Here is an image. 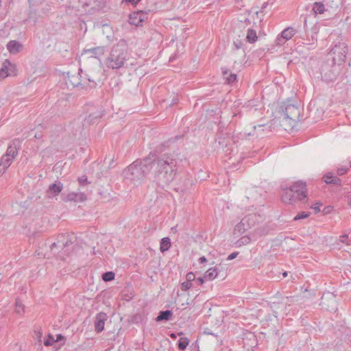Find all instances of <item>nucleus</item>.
Listing matches in <instances>:
<instances>
[{"label":"nucleus","instance_id":"28","mask_svg":"<svg viewBox=\"0 0 351 351\" xmlns=\"http://www.w3.org/2000/svg\"><path fill=\"white\" fill-rule=\"evenodd\" d=\"M320 206L321 204L319 203H315L311 208L315 210V213H317L320 211Z\"/></svg>","mask_w":351,"mask_h":351},{"label":"nucleus","instance_id":"13","mask_svg":"<svg viewBox=\"0 0 351 351\" xmlns=\"http://www.w3.org/2000/svg\"><path fill=\"white\" fill-rule=\"evenodd\" d=\"M324 181L327 184H339L340 180L335 176L331 173H328L323 177Z\"/></svg>","mask_w":351,"mask_h":351},{"label":"nucleus","instance_id":"7","mask_svg":"<svg viewBox=\"0 0 351 351\" xmlns=\"http://www.w3.org/2000/svg\"><path fill=\"white\" fill-rule=\"evenodd\" d=\"M14 312L19 316H23L25 313V306L23 301L16 298L14 302Z\"/></svg>","mask_w":351,"mask_h":351},{"label":"nucleus","instance_id":"32","mask_svg":"<svg viewBox=\"0 0 351 351\" xmlns=\"http://www.w3.org/2000/svg\"><path fill=\"white\" fill-rule=\"evenodd\" d=\"M341 241L343 243H346V239H348V236L347 235H343V236L341 237Z\"/></svg>","mask_w":351,"mask_h":351},{"label":"nucleus","instance_id":"31","mask_svg":"<svg viewBox=\"0 0 351 351\" xmlns=\"http://www.w3.org/2000/svg\"><path fill=\"white\" fill-rule=\"evenodd\" d=\"M237 254H238V253H235V252L232 253V254H230L228 256V260H232V259H234V258H236V257H237Z\"/></svg>","mask_w":351,"mask_h":351},{"label":"nucleus","instance_id":"27","mask_svg":"<svg viewBox=\"0 0 351 351\" xmlns=\"http://www.w3.org/2000/svg\"><path fill=\"white\" fill-rule=\"evenodd\" d=\"M348 172V169L346 167H341L337 169V173L339 176H343Z\"/></svg>","mask_w":351,"mask_h":351},{"label":"nucleus","instance_id":"26","mask_svg":"<svg viewBox=\"0 0 351 351\" xmlns=\"http://www.w3.org/2000/svg\"><path fill=\"white\" fill-rule=\"evenodd\" d=\"M195 280H196V283L197 285L200 286V285H202L206 280V279L204 278V276L203 277H198L197 278H195Z\"/></svg>","mask_w":351,"mask_h":351},{"label":"nucleus","instance_id":"38","mask_svg":"<svg viewBox=\"0 0 351 351\" xmlns=\"http://www.w3.org/2000/svg\"><path fill=\"white\" fill-rule=\"evenodd\" d=\"M141 0H137V1H140Z\"/></svg>","mask_w":351,"mask_h":351},{"label":"nucleus","instance_id":"3","mask_svg":"<svg viewBox=\"0 0 351 351\" xmlns=\"http://www.w3.org/2000/svg\"><path fill=\"white\" fill-rule=\"evenodd\" d=\"M17 73L16 66L8 60H5L0 69V75L3 77L14 76Z\"/></svg>","mask_w":351,"mask_h":351},{"label":"nucleus","instance_id":"6","mask_svg":"<svg viewBox=\"0 0 351 351\" xmlns=\"http://www.w3.org/2000/svg\"><path fill=\"white\" fill-rule=\"evenodd\" d=\"M219 274V269L216 267H210L204 273V278L207 281L215 280Z\"/></svg>","mask_w":351,"mask_h":351},{"label":"nucleus","instance_id":"25","mask_svg":"<svg viewBox=\"0 0 351 351\" xmlns=\"http://www.w3.org/2000/svg\"><path fill=\"white\" fill-rule=\"evenodd\" d=\"M288 191H286V193L285 194L282 195V199L283 200V202H289L291 201V198L289 197V195L288 194Z\"/></svg>","mask_w":351,"mask_h":351},{"label":"nucleus","instance_id":"10","mask_svg":"<svg viewBox=\"0 0 351 351\" xmlns=\"http://www.w3.org/2000/svg\"><path fill=\"white\" fill-rule=\"evenodd\" d=\"M63 337L61 335H57L55 338L53 335H49L47 339L45 341L44 344L46 346H52L55 342L59 341L63 339Z\"/></svg>","mask_w":351,"mask_h":351},{"label":"nucleus","instance_id":"16","mask_svg":"<svg viewBox=\"0 0 351 351\" xmlns=\"http://www.w3.org/2000/svg\"><path fill=\"white\" fill-rule=\"evenodd\" d=\"M172 315V313L170 311H165L160 312V315L156 317L157 322L162 320H169Z\"/></svg>","mask_w":351,"mask_h":351},{"label":"nucleus","instance_id":"2","mask_svg":"<svg viewBox=\"0 0 351 351\" xmlns=\"http://www.w3.org/2000/svg\"><path fill=\"white\" fill-rule=\"evenodd\" d=\"M124 58L120 52L112 51L108 59V65L112 69H119L123 64Z\"/></svg>","mask_w":351,"mask_h":351},{"label":"nucleus","instance_id":"22","mask_svg":"<svg viewBox=\"0 0 351 351\" xmlns=\"http://www.w3.org/2000/svg\"><path fill=\"white\" fill-rule=\"evenodd\" d=\"M191 287H192L191 282H190L187 280H186L185 282H183L181 284V289L182 291H187V290L190 289Z\"/></svg>","mask_w":351,"mask_h":351},{"label":"nucleus","instance_id":"17","mask_svg":"<svg viewBox=\"0 0 351 351\" xmlns=\"http://www.w3.org/2000/svg\"><path fill=\"white\" fill-rule=\"evenodd\" d=\"M313 9L315 14H323L325 11V7L324 4L318 2L314 3Z\"/></svg>","mask_w":351,"mask_h":351},{"label":"nucleus","instance_id":"36","mask_svg":"<svg viewBox=\"0 0 351 351\" xmlns=\"http://www.w3.org/2000/svg\"><path fill=\"white\" fill-rule=\"evenodd\" d=\"M138 14H139V13H134V14H133V16H137Z\"/></svg>","mask_w":351,"mask_h":351},{"label":"nucleus","instance_id":"23","mask_svg":"<svg viewBox=\"0 0 351 351\" xmlns=\"http://www.w3.org/2000/svg\"><path fill=\"white\" fill-rule=\"evenodd\" d=\"M308 216H309V215L308 213H306L304 212H302V213H298L294 217V220H299V219H305V218H307Z\"/></svg>","mask_w":351,"mask_h":351},{"label":"nucleus","instance_id":"29","mask_svg":"<svg viewBox=\"0 0 351 351\" xmlns=\"http://www.w3.org/2000/svg\"><path fill=\"white\" fill-rule=\"evenodd\" d=\"M134 170H137V168L135 165H131L127 169V171L131 172L132 173H134Z\"/></svg>","mask_w":351,"mask_h":351},{"label":"nucleus","instance_id":"14","mask_svg":"<svg viewBox=\"0 0 351 351\" xmlns=\"http://www.w3.org/2000/svg\"><path fill=\"white\" fill-rule=\"evenodd\" d=\"M18 154L17 149L15 146L10 145L8 147L5 154L4 156H8V158L14 160V158Z\"/></svg>","mask_w":351,"mask_h":351},{"label":"nucleus","instance_id":"8","mask_svg":"<svg viewBox=\"0 0 351 351\" xmlns=\"http://www.w3.org/2000/svg\"><path fill=\"white\" fill-rule=\"evenodd\" d=\"M7 47L10 53H15L21 49L22 45L17 41L12 40L8 43Z\"/></svg>","mask_w":351,"mask_h":351},{"label":"nucleus","instance_id":"20","mask_svg":"<svg viewBox=\"0 0 351 351\" xmlns=\"http://www.w3.org/2000/svg\"><path fill=\"white\" fill-rule=\"evenodd\" d=\"M114 274L112 271L106 272L102 275V279L104 281H110L114 279Z\"/></svg>","mask_w":351,"mask_h":351},{"label":"nucleus","instance_id":"21","mask_svg":"<svg viewBox=\"0 0 351 351\" xmlns=\"http://www.w3.org/2000/svg\"><path fill=\"white\" fill-rule=\"evenodd\" d=\"M51 191H52L54 193H58L62 191V185L60 184H53L51 188Z\"/></svg>","mask_w":351,"mask_h":351},{"label":"nucleus","instance_id":"30","mask_svg":"<svg viewBox=\"0 0 351 351\" xmlns=\"http://www.w3.org/2000/svg\"><path fill=\"white\" fill-rule=\"evenodd\" d=\"M198 262L200 264H204L207 262V259L206 258L205 256H202L198 259Z\"/></svg>","mask_w":351,"mask_h":351},{"label":"nucleus","instance_id":"12","mask_svg":"<svg viewBox=\"0 0 351 351\" xmlns=\"http://www.w3.org/2000/svg\"><path fill=\"white\" fill-rule=\"evenodd\" d=\"M295 29L292 27H287L281 33V36L286 40H290L295 34Z\"/></svg>","mask_w":351,"mask_h":351},{"label":"nucleus","instance_id":"33","mask_svg":"<svg viewBox=\"0 0 351 351\" xmlns=\"http://www.w3.org/2000/svg\"><path fill=\"white\" fill-rule=\"evenodd\" d=\"M126 2L131 3L132 4H136V3L134 2V0H125Z\"/></svg>","mask_w":351,"mask_h":351},{"label":"nucleus","instance_id":"9","mask_svg":"<svg viewBox=\"0 0 351 351\" xmlns=\"http://www.w3.org/2000/svg\"><path fill=\"white\" fill-rule=\"evenodd\" d=\"M105 315H99L97 317V319L95 324V330L97 332H101L104 328L105 325Z\"/></svg>","mask_w":351,"mask_h":351},{"label":"nucleus","instance_id":"18","mask_svg":"<svg viewBox=\"0 0 351 351\" xmlns=\"http://www.w3.org/2000/svg\"><path fill=\"white\" fill-rule=\"evenodd\" d=\"M189 341L186 337H182L178 341V348L181 350H184L189 345Z\"/></svg>","mask_w":351,"mask_h":351},{"label":"nucleus","instance_id":"24","mask_svg":"<svg viewBox=\"0 0 351 351\" xmlns=\"http://www.w3.org/2000/svg\"><path fill=\"white\" fill-rule=\"evenodd\" d=\"M195 274L193 272H189L186 276V280L191 282L195 280Z\"/></svg>","mask_w":351,"mask_h":351},{"label":"nucleus","instance_id":"37","mask_svg":"<svg viewBox=\"0 0 351 351\" xmlns=\"http://www.w3.org/2000/svg\"><path fill=\"white\" fill-rule=\"evenodd\" d=\"M171 337H175L174 334H171Z\"/></svg>","mask_w":351,"mask_h":351},{"label":"nucleus","instance_id":"5","mask_svg":"<svg viewBox=\"0 0 351 351\" xmlns=\"http://www.w3.org/2000/svg\"><path fill=\"white\" fill-rule=\"evenodd\" d=\"M13 160L8 156H3L0 160V176H2L11 165Z\"/></svg>","mask_w":351,"mask_h":351},{"label":"nucleus","instance_id":"11","mask_svg":"<svg viewBox=\"0 0 351 351\" xmlns=\"http://www.w3.org/2000/svg\"><path fill=\"white\" fill-rule=\"evenodd\" d=\"M246 40L250 43H254L258 40L256 32L254 29H249L246 34Z\"/></svg>","mask_w":351,"mask_h":351},{"label":"nucleus","instance_id":"35","mask_svg":"<svg viewBox=\"0 0 351 351\" xmlns=\"http://www.w3.org/2000/svg\"><path fill=\"white\" fill-rule=\"evenodd\" d=\"M131 23L134 24L135 25H138L139 23H136L134 21H131Z\"/></svg>","mask_w":351,"mask_h":351},{"label":"nucleus","instance_id":"15","mask_svg":"<svg viewBox=\"0 0 351 351\" xmlns=\"http://www.w3.org/2000/svg\"><path fill=\"white\" fill-rule=\"evenodd\" d=\"M171 245L170 239L168 237H165L161 240L160 250L162 252H166L170 248Z\"/></svg>","mask_w":351,"mask_h":351},{"label":"nucleus","instance_id":"19","mask_svg":"<svg viewBox=\"0 0 351 351\" xmlns=\"http://www.w3.org/2000/svg\"><path fill=\"white\" fill-rule=\"evenodd\" d=\"M224 75L226 76V80L227 83L230 84L236 81L237 75L232 73H228L227 71L224 72Z\"/></svg>","mask_w":351,"mask_h":351},{"label":"nucleus","instance_id":"34","mask_svg":"<svg viewBox=\"0 0 351 351\" xmlns=\"http://www.w3.org/2000/svg\"><path fill=\"white\" fill-rule=\"evenodd\" d=\"M258 14H259V12H256L255 13H253V14L252 15V17L254 16V15H256L257 17L258 16Z\"/></svg>","mask_w":351,"mask_h":351},{"label":"nucleus","instance_id":"4","mask_svg":"<svg viewBox=\"0 0 351 351\" xmlns=\"http://www.w3.org/2000/svg\"><path fill=\"white\" fill-rule=\"evenodd\" d=\"M332 52L334 55L337 56L339 60H343L348 52V49L343 43H340L338 45L335 46L332 49Z\"/></svg>","mask_w":351,"mask_h":351},{"label":"nucleus","instance_id":"1","mask_svg":"<svg viewBox=\"0 0 351 351\" xmlns=\"http://www.w3.org/2000/svg\"><path fill=\"white\" fill-rule=\"evenodd\" d=\"M289 192L293 193V197L302 200L306 197V184L302 182H295L289 189Z\"/></svg>","mask_w":351,"mask_h":351}]
</instances>
